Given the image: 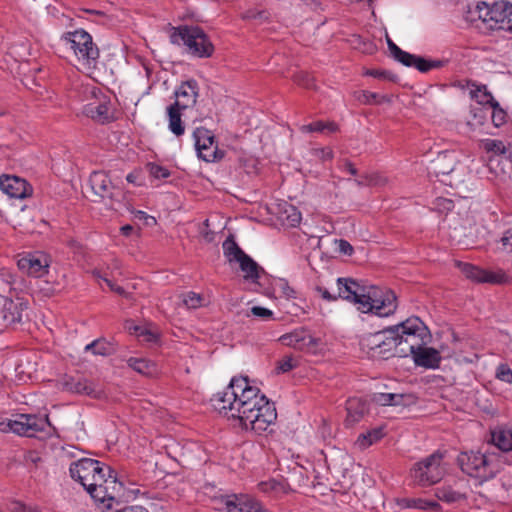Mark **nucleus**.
<instances>
[{
	"instance_id": "ea45409f",
	"label": "nucleus",
	"mask_w": 512,
	"mask_h": 512,
	"mask_svg": "<svg viewBox=\"0 0 512 512\" xmlns=\"http://www.w3.org/2000/svg\"><path fill=\"white\" fill-rule=\"evenodd\" d=\"M260 489L265 493L273 492L275 494H287L291 491L288 483L284 481H277L271 479L269 481L261 482L259 484Z\"/></svg>"
},
{
	"instance_id": "39448f33",
	"label": "nucleus",
	"mask_w": 512,
	"mask_h": 512,
	"mask_svg": "<svg viewBox=\"0 0 512 512\" xmlns=\"http://www.w3.org/2000/svg\"><path fill=\"white\" fill-rule=\"evenodd\" d=\"M63 41L73 50L83 69L90 72L96 68L100 53L88 32L82 29L68 32Z\"/></svg>"
},
{
	"instance_id": "680f3d73",
	"label": "nucleus",
	"mask_w": 512,
	"mask_h": 512,
	"mask_svg": "<svg viewBox=\"0 0 512 512\" xmlns=\"http://www.w3.org/2000/svg\"><path fill=\"white\" fill-rule=\"evenodd\" d=\"M24 461L27 466H38V463L41 462V457L36 451H28L24 456Z\"/></svg>"
},
{
	"instance_id": "9d476101",
	"label": "nucleus",
	"mask_w": 512,
	"mask_h": 512,
	"mask_svg": "<svg viewBox=\"0 0 512 512\" xmlns=\"http://www.w3.org/2000/svg\"><path fill=\"white\" fill-rule=\"evenodd\" d=\"M102 462L90 458H82L76 462L71 463L69 471L70 476L78 481L86 490L87 484L92 481V478L99 473Z\"/></svg>"
},
{
	"instance_id": "f03ea898",
	"label": "nucleus",
	"mask_w": 512,
	"mask_h": 512,
	"mask_svg": "<svg viewBox=\"0 0 512 512\" xmlns=\"http://www.w3.org/2000/svg\"><path fill=\"white\" fill-rule=\"evenodd\" d=\"M457 462L464 473L485 482L495 478L504 468L506 457L495 451L471 450L460 453Z\"/></svg>"
},
{
	"instance_id": "bb28decb",
	"label": "nucleus",
	"mask_w": 512,
	"mask_h": 512,
	"mask_svg": "<svg viewBox=\"0 0 512 512\" xmlns=\"http://www.w3.org/2000/svg\"><path fill=\"white\" fill-rule=\"evenodd\" d=\"M416 365L425 368H436L441 360L439 352L430 347L423 346L418 352L413 355Z\"/></svg>"
},
{
	"instance_id": "2f4dec72",
	"label": "nucleus",
	"mask_w": 512,
	"mask_h": 512,
	"mask_svg": "<svg viewBox=\"0 0 512 512\" xmlns=\"http://www.w3.org/2000/svg\"><path fill=\"white\" fill-rule=\"evenodd\" d=\"M241 270L244 272V278L255 282L259 278L261 268L259 265L246 253L238 258L237 261Z\"/></svg>"
},
{
	"instance_id": "9b49d317",
	"label": "nucleus",
	"mask_w": 512,
	"mask_h": 512,
	"mask_svg": "<svg viewBox=\"0 0 512 512\" xmlns=\"http://www.w3.org/2000/svg\"><path fill=\"white\" fill-rule=\"evenodd\" d=\"M193 136L198 156L206 162L215 161L217 159V145L213 133L204 127H199L195 129Z\"/></svg>"
},
{
	"instance_id": "7c9ffc66",
	"label": "nucleus",
	"mask_w": 512,
	"mask_h": 512,
	"mask_svg": "<svg viewBox=\"0 0 512 512\" xmlns=\"http://www.w3.org/2000/svg\"><path fill=\"white\" fill-rule=\"evenodd\" d=\"M490 442L496 446L502 455L503 452L512 451V430H496L491 433Z\"/></svg>"
},
{
	"instance_id": "c756f323",
	"label": "nucleus",
	"mask_w": 512,
	"mask_h": 512,
	"mask_svg": "<svg viewBox=\"0 0 512 512\" xmlns=\"http://www.w3.org/2000/svg\"><path fill=\"white\" fill-rule=\"evenodd\" d=\"M98 470L99 473H95L96 475L92 478V481L87 484V492L93 499L95 493H97L96 489L102 488L108 479H110V476L115 474V471L104 463H102V467H100Z\"/></svg>"
},
{
	"instance_id": "ddd939ff",
	"label": "nucleus",
	"mask_w": 512,
	"mask_h": 512,
	"mask_svg": "<svg viewBox=\"0 0 512 512\" xmlns=\"http://www.w3.org/2000/svg\"><path fill=\"white\" fill-rule=\"evenodd\" d=\"M50 260L43 253L28 254L18 260V267L30 276L40 278L48 273Z\"/></svg>"
},
{
	"instance_id": "473e14b6",
	"label": "nucleus",
	"mask_w": 512,
	"mask_h": 512,
	"mask_svg": "<svg viewBox=\"0 0 512 512\" xmlns=\"http://www.w3.org/2000/svg\"><path fill=\"white\" fill-rule=\"evenodd\" d=\"M85 351L96 356H109L116 352V347L113 343L100 338L86 345Z\"/></svg>"
},
{
	"instance_id": "393cba45",
	"label": "nucleus",
	"mask_w": 512,
	"mask_h": 512,
	"mask_svg": "<svg viewBox=\"0 0 512 512\" xmlns=\"http://www.w3.org/2000/svg\"><path fill=\"white\" fill-rule=\"evenodd\" d=\"M282 344L292 347L296 350H305L310 346H315V339L304 330H296L292 333L283 335L280 338Z\"/></svg>"
},
{
	"instance_id": "7ed1b4c3",
	"label": "nucleus",
	"mask_w": 512,
	"mask_h": 512,
	"mask_svg": "<svg viewBox=\"0 0 512 512\" xmlns=\"http://www.w3.org/2000/svg\"><path fill=\"white\" fill-rule=\"evenodd\" d=\"M398 333V357L414 355L428 342L429 335L424 323L418 318H409L395 325Z\"/></svg>"
},
{
	"instance_id": "423d86ee",
	"label": "nucleus",
	"mask_w": 512,
	"mask_h": 512,
	"mask_svg": "<svg viewBox=\"0 0 512 512\" xmlns=\"http://www.w3.org/2000/svg\"><path fill=\"white\" fill-rule=\"evenodd\" d=\"M442 454L435 452L416 463L412 469V478L415 483L422 487H428L438 483L444 475V470L441 468Z\"/></svg>"
},
{
	"instance_id": "6e6d98bb",
	"label": "nucleus",
	"mask_w": 512,
	"mask_h": 512,
	"mask_svg": "<svg viewBox=\"0 0 512 512\" xmlns=\"http://www.w3.org/2000/svg\"><path fill=\"white\" fill-rule=\"evenodd\" d=\"M149 172L156 179H164L170 176V171L157 164H149Z\"/></svg>"
},
{
	"instance_id": "3c124183",
	"label": "nucleus",
	"mask_w": 512,
	"mask_h": 512,
	"mask_svg": "<svg viewBox=\"0 0 512 512\" xmlns=\"http://www.w3.org/2000/svg\"><path fill=\"white\" fill-rule=\"evenodd\" d=\"M127 329L131 333H135L137 336H142L144 338V340L148 341V342H153L157 338V335L155 333H152L145 328H142V327H139V326H136L133 324H129L127 326Z\"/></svg>"
},
{
	"instance_id": "bf43d9fd",
	"label": "nucleus",
	"mask_w": 512,
	"mask_h": 512,
	"mask_svg": "<svg viewBox=\"0 0 512 512\" xmlns=\"http://www.w3.org/2000/svg\"><path fill=\"white\" fill-rule=\"evenodd\" d=\"M295 366V360L291 356H285L282 360L279 361L277 369L280 372H288Z\"/></svg>"
},
{
	"instance_id": "dca6fc26",
	"label": "nucleus",
	"mask_w": 512,
	"mask_h": 512,
	"mask_svg": "<svg viewBox=\"0 0 512 512\" xmlns=\"http://www.w3.org/2000/svg\"><path fill=\"white\" fill-rule=\"evenodd\" d=\"M0 190L11 198L23 199L31 195L32 188L26 180L17 176H0Z\"/></svg>"
},
{
	"instance_id": "1a4fd4ad",
	"label": "nucleus",
	"mask_w": 512,
	"mask_h": 512,
	"mask_svg": "<svg viewBox=\"0 0 512 512\" xmlns=\"http://www.w3.org/2000/svg\"><path fill=\"white\" fill-rule=\"evenodd\" d=\"M43 430L42 421L35 415L20 414L15 420L0 422V432H13L20 436L32 437Z\"/></svg>"
},
{
	"instance_id": "5701e85b",
	"label": "nucleus",
	"mask_w": 512,
	"mask_h": 512,
	"mask_svg": "<svg viewBox=\"0 0 512 512\" xmlns=\"http://www.w3.org/2000/svg\"><path fill=\"white\" fill-rule=\"evenodd\" d=\"M412 393H378L374 394L372 401L382 406H409L416 402Z\"/></svg>"
},
{
	"instance_id": "6e6552de",
	"label": "nucleus",
	"mask_w": 512,
	"mask_h": 512,
	"mask_svg": "<svg viewBox=\"0 0 512 512\" xmlns=\"http://www.w3.org/2000/svg\"><path fill=\"white\" fill-rule=\"evenodd\" d=\"M94 500L102 504V508L110 510L114 505H120L125 498V488L122 482L118 481L117 474L110 476L105 485L96 489Z\"/></svg>"
},
{
	"instance_id": "69168bd1",
	"label": "nucleus",
	"mask_w": 512,
	"mask_h": 512,
	"mask_svg": "<svg viewBox=\"0 0 512 512\" xmlns=\"http://www.w3.org/2000/svg\"><path fill=\"white\" fill-rule=\"evenodd\" d=\"M338 248L341 253H343L345 255H349V256L352 255V253L354 251L352 245L344 239L339 240Z\"/></svg>"
},
{
	"instance_id": "c9c22d12",
	"label": "nucleus",
	"mask_w": 512,
	"mask_h": 512,
	"mask_svg": "<svg viewBox=\"0 0 512 512\" xmlns=\"http://www.w3.org/2000/svg\"><path fill=\"white\" fill-rule=\"evenodd\" d=\"M72 394L85 395L94 399L106 397L103 386H64Z\"/></svg>"
},
{
	"instance_id": "13d9d810",
	"label": "nucleus",
	"mask_w": 512,
	"mask_h": 512,
	"mask_svg": "<svg viewBox=\"0 0 512 512\" xmlns=\"http://www.w3.org/2000/svg\"><path fill=\"white\" fill-rule=\"evenodd\" d=\"M385 97L377 93L363 91L360 100L366 104L380 103Z\"/></svg>"
},
{
	"instance_id": "72a5a7b5",
	"label": "nucleus",
	"mask_w": 512,
	"mask_h": 512,
	"mask_svg": "<svg viewBox=\"0 0 512 512\" xmlns=\"http://www.w3.org/2000/svg\"><path fill=\"white\" fill-rule=\"evenodd\" d=\"M407 63H403V65L407 67H415L420 72H428L432 69L440 68L443 66V61L441 60H428L420 56H416L412 54L411 59L406 60Z\"/></svg>"
},
{
	"instance_id": "052dcab7",
	"label": "nucleus",
	"mask_w": 512,
	"mask_h": 512,
	"mask_svg": "<svg viewBox=\"0 0 512 512\" xmlns=\"http://www.w3.org/2000/svg\"><path fill=\"white\" fill-rule=\"evenodd\" d=\"M325 127L326 126L324 122L316 121L314 123L301 126L300 130L302 132H323L325 131Z\"/></svg>"
},
{
	"instance_id": "a19ab883",
	"label": "nucleus",
	"mask_w": 512,
	"mask_h": 512,
	"mask_svg": "<svg viewBox=\"0 0 512 512\" xmlns=\"http://www.w3.org/2000/svg\"><path fill=\"white\" fill-rule=\"evenodd\" d=\"M223 251L229 262L238 261L245 252L238 246L233 237H228L223 242Z\"/></svg>"
},
{
	"instance_id": "6ab92c4d",
	"label": "nucleus",
	"mask_w": 512,
	"mask_h": 512,
	"mask_svg": "<svg viewBox=\"0 0 512 512\" xmlns=\"http://www.w3.org/2000/svg\"><path fill=\"white\" fill-rule=\"evenodd\" d=\"M175 106L186 109L196 103L198 96V84L195 80L183 82L175 91Z\"/></svg>"
},
{
	"instance_id": "412c9836",
	"label": "nucleus",
	"mask_w": 512,
	"mask_h": 512,
	"mask_svg": "<svg viewBox=\"0 0 512 512\" xmlns=\"http://www.w3.org/2000/svg\"><path fill=\"white\" fill-rule=\"evenodd\" d=\"M458 163V156L454 151H444L437 155L432 161L430 172L436 176L448 175L456 167Z\"/></svg>"
},
{
	"instance_id": "4468645a",
	"label": "nucleus",
	"mask_w": 512,
	"mask_h": 512,
	"mask_svg": "<svg viewBox=\"0 0 512 512\" xmlns=\"http://www.w3.org/2000/svg\"><path fill=\"white\" fill-rule=\"evenodd\" d=\"M460 271L466 278L471 279L478 283H502L505 280V274L502 271H489L480 267L474 266L470 263H457Z\"/></svg>"
},
{
	"instance_id": "2eb2a0df",
	"label": "nucleus",
	"mask_w": 512,
	"mask_h": 512,
	"mask_svg": "<svg viewBox=\"0 0 512 512\" xmlns=\"http://www.w3.org/2000/svg\"><path fill=\"white\" fill-rule=\"evenodd\" d=\"M397 308L396 296L392 291H385V296L379 300L366 302L362 306H358V310L363 313H373L380 317H386L395 312Z\"/></svg>"
},
{
	"instance_id": "8fccbe9b",
	"label": "nucleus",
	"mask_w": 512,
	"mask_h": 512,
	"mask_svg": "<svg viewBox=\"0 0 512 512\" xmlns=\"http://www.w3.org/2000/svg\"><path fill=\"white\" fill-rule=\"evenodd\" d=\"M203 298L200 294L189 292L183 295V304L189 309H196L202 306Z\"/></svg>"
},
{
	"instance_id": "a18cd8bd",
	"label": "nucleus",
	"mask_w": 512,
	"mask_h": 512,
	"mask_svg": "<svg viewBox=\"0 0 512 512\" xmlns=\"http://www.w3.org/2000/svg\"><path fill=\"white\" fill-rule=\"evenodd\" d=\"M272 288L274 292L280 293L282 296L286 297L287 299L295 298L296 292L293 288H291L288 284V282L285 279H277L272 284Z\"/></svg>"
},
{
	"instance_id": "e2e57ef3",
	"label": "nucleus",
	"mask_w": 512,
	"mask_h": 512,
	"mask_svg": "<svg viewBox=\"0 0 512 512\" xmlns=\"http://www.w3.org/2000/svg\"><path fill=\"white\" fill-rule=\"evenodd\" d=\"M251 313L252 315L260 317L262 319H270L273 316V312L271 310L260 306L252 307Z\"/></svg>"
},
{
	"instance_id": "4c0bfd02",
	"label": "nucleus",
	"mask_w": 512,
	"mask_h": 512,
	"mask_svg": "<svg viewBox=\"0 0 512 512\" xmlns=\"http://www.w3.org/2000/svg\"><path fill=\"white\" fill-rule=\"evenodd\" d=\"M280 219L287 225L295 227L301 222V213L295 206L285 203L282 206Z\"/></svg>"
},
{
	"instance_id": "774afa93",
	"label": "nucleus",
	"mask_w": 512,
	"mask_h": 512,
	"mask_svg": "<svg viewBox=\"0 0 512 512\" xmlns=\"http://www.w3.org/2000/svg\"><path fill=\"white\" fill-rule=\"evenodd\" d=\"M502 31L512 33V6L508 7V15L506 17V22H504Z\"/></svg>"
},
{
	"instance_id": "338daca9",
	"label": "nucleus",
	"mask_w": 512,
	"mask_h": 512,
	"mask_svg": "<svg viewBox=\"0 0 512 512\" xmlns=\"http://www.w3.org/2000/svg\"><path fill=\"white\" fill-rule=\"evenodd\" d=\"M317 292L321 295V297L327 301H334L338 298V294H331L326 288L318 286L316 288Z\"/></svg>"
},
{
	"instance_id": "cd10ccee",
	"label": "nucleus",
	"mask_w": 512,
	"mask_h": 512,
	"mask_svg": "<svg viewBox=\"0 0 512 512\" xmlns=\"http://www.w3.org/2000/svg\"><path fill=\"white\" fill-rule=\"evenodd\" d=\"M382 331L364 334L359 341L361 350L367 354L369 358L376 359L381 344Z\"/></svg>"
},
{
	"instance_id": "79ce46f5",
	"label": "nucleus",
	"mask_w": 512,
	"mask_h": 512,
	"mask_svg": "<svg viewBox=\"0 0 512 512\" xmlns=\"http://www.w3.org/2000/svg\"><path fill=\"white\" fill-rule=\"evenodd\" d=\"M406 506L409 508H416L421 510H428V511H440L441 505L432 500H426L422 498H411L406 500Z\"/></svg>"
},
{
	"instance_id": "0eeeda50",
	"label": "nucleus",
	"mask_w": 512,
	"mask_h": 512,
	"mask_svg": "<svg viewBox=\"0 0 512 512\" xmlns=\"http://www.w3.org/2000/svg\"><path fill=\"white\" fill-rule=\"evenodd\" d=\"M511 6L512 4L505 2H496L493 5H489L486 2H478L474 13L477 14L478 19L482 21L487 30L502 31L508 15V7Z\"/></svg>"
},
{
	"instance_id": "a878e982",
	"label": "nucleus",
	"mask_w": 512,
	"mask_h": 512,
	"mask_svg": "<svg viewBox=\"0 0 512 512\" xmlns=\"http://www.w3.org/2000/svg\"><path fill=\"white\" fill-rule=\"evenodd\" d=\"M84 113L102 123L108 122L112 118L109 102L105 97L85 105Z\"/></svg>"
},
{
	"instance_id": "b1692460",
	"label": "nucleus",
	"mask_w": 512,
	"mask_h": 512,
	"mask_svg": "<svg viewBox=\"0 0 512 512\" xmlns=\"http://www.w3.org/2000/svg\"><path fill=\"white\" fill-rule=\"evenodd\" d=\"M338 298L349 300L358 306V300H361V294L364 286L350 278H338Z\"/></svg>"
},
{
	"instance_id": "f8f14e48",
	"label": "nucleus",
	"mask_w": 512,
	"mask_h": 512,
	"mask_svg": "<svg viewBox=\"0 0 512 512\" xmlns=\"http://www.w3.org/2000/svg\"><path fill=\"white\" fill-rule=\"evenodd\" d=\"M227 512H269L260 502L248 495H229L222 499Z\"/></svg>"
},
{
	"instance_id": "09e8293b",
	"label": "nucleus",
	"mask_w": 512,
	"mask_h": 512,
	"mask_svg": "<svg viewBox=\"0 0 512 512\" xmlns=\"http://www.w3.org/2000/svg\"><path fill=\"white\" fill-rule=\"evenodd\" d=\"M493 108L491 119L495 127H500L506 122V113L500 108L499 103L495 101L490 105Z\"/></svg>"
},
{
	"instance_id": "e433bc0d",
	"label": "nucleus",
	"mask_w": 512,
	"mask_h": 512,
	"mask_svg": "<svg viewBox=\"0 0 512 512\" xmlns=\"http://www.w3.org/2000/svg\"><path fill=\"white\" fill-rule=\"evenodd\" d=\"M180 110L181 108L174 104L170 105L167 109L169 116V129L176 136L182 135L185 131L181 121Z\"/></svg>"
},
{
	"instance_id": "603ef678",
	"label": "nucleus",
	"mask_w": 512,
	"mask_h": 512,
	"mask_svg": "<svg viewBox=\"0 0 512 512\" xmlns=\"http://www.w3.org/2000/svg\"><path fill=\"white\" fill-rule=\"evenodd\" d=\"M358 186L363 185H383L386 183V179L378 174H371L361 179L355 180Z\"/></svg>"
},
{
	"instance_id": "a211bd4d",
	"label": "nucleus",
	"mask_w": 512,
	"mask_h": 512,
	"mask_svg": "<svg viewBox=\"0 0 512 512\" xmlns=\"http://www.w3.org/2000/svg\"><path fill=\"white\" fill-rule=\"evenodd\" d=\"M398 333L395 326L382 330L381 344L376 359H388L398 356Z\"/></svg>"
},
{
	"instance_id": "864d4df0",
	"label": "nucleus",
	"mask_w": 512,
	"mask_h": 512,
	"mask_svg": "<svg viewBox=\"0 0 512 512\" xmlns=\"http://www.w3.org/2000/svg\"><path fill=\"white\" fill-rule=\"evenodd\" d=\"M295 81L298 85H301L307 89L315 87L313 77L307 72H299L295 75Z\"/></svg>"
},
{
	"instance_id": "5fc2aeb1",
	"label": "nucleus",
	"mask_w": 512,
	"mask_h": 512,
	"mask_svg": "<svg viewBox=\"0 0 512 512\" xmlns=\"http://www.w3.org/2000/svg\"><path fill=\"white\" fill-rule=\"evenodd\" d=\"M94 276L98 279H101L103 280L107 286L110 288L111 291L121 295V296H124V297H127L128 294L126 293V291L124 290V288H122L121 286H118L116 284H114L110 279H108L107 277H104L100 274L99 271H94L93 272Z\"/></svg>"
},
{
	"instance_id": "c03bdc74",
	"label": "nucleus",
	"mask_w": 512,
	"mask_h": 512,
	"mask_svg": "<svg viewBox=\"0 0 512 512\" xmlns=\"http://www.w3.org/2000/svg\"><path fill=\"white\" fill-rule=\"evenodd\" d=\"M385 296V292L378 287L370 286L364 287L361 294V300H358V306H362V304H366V302H372L374 300H379L380 298Z\"/></svg>"
},
{
	"instance_id": "4be33fe9",
	"label": "nucleus",
	"mask_w": 512,
	"mask_h": 512,
	"mask_svg": "<svg viewBox=\"0 0 512 512\" xmlns=\"http://www.w3.org/2000/svg\"><path fill=\"white\" fill-rule=\"evenodd\" d=\"M346 410L347 417L345 419V425L347 427H353L368 413L369 405L365 400L353 397L347 400Z\"/></svg>"
},
{
	"instance_id": "49530a36",
	"label": "nucleus",
	"mask_w": 512,
	"mask_h": 512,
	"mask_svg": "<svg viewBox=\"0 0 512 512\" xmlns=\"http://www.w3.org/2000/svg\"><path fill=\"white\" fill-rule=\"evenodd\" d=\"M482 147L487 152H493L497 155H502L506 153V146L503 141L495 140V139H485L482 141Z\"/></svg>"
},
{
	"instance_id": "aec40b11",
	"label": "nucleus",
	"mask_w": 512,
	"mask_h": 512,
	"mask_svg": "<svg viewBox=\"0 0 512 512\" xmlns=\"http://www.w3.org/2000/svg\"><path fill=\"white\" fill-rule=\"evenodd\" d=\"M89 183L94 193L102 198H116L115 187L105 172L95 171L90 175Z\"/></svg>"
},
{
	"instance_id": "0e129e2a",
	"label": "nucleus",
	"mask_w": 512,
	"mask_h": 512,
	"mask_svg": "<svg viewBox=\"0 0 512 512\" xmlns=\"http://www.w3.org/2000/svg\"><path fill=\"white\" fill-rule=\"evenodd\" d=\"M314 154L323 161L331 160L333 158V152L328 147L315 149Z\"/></svg>"
},
{
	"instance_id": "58836bf2",
	"label": "nucleus",
	"mask_w": 512,
	"mask_h": 512,
	"mask_svg": "<svg viewBox=\"0 0 512 512\" xmlns=\"http://www.w3.org/2000/svg\"><path fill=\"white\" fill-rule=\"evenodd\" d=\"M435 495L440 501L447 503H455L466 499L465 494L455 491L451 487L437 488Z\"/></svg>"
},
{
	"instance_id": "f257e3e1",
	"label": "nucleus",
	"mask_w": 512,
	"mask_h": 512,
	"mask_svg": "<svg viewBox=\"0 0 512 512\" xmlns=\"http://www.w3.org/2000/svg\"><path fill=\"white\" fill-rule=\"evenodd\" d=\"M219 413L237 418L246 430L258 434L266 431L277 418L274 403L257 386H224L210 399Z\"/></svg>"
},
{
	"instance_id": "20e7f679",
	"label": "nucleus",
	"mask_w": 512,
	"mask_h": 512,
	"mask_svg": "<svg viewBox=\"0 0 512 512\" xmlns=\"http://www.w3.org/2000/svg\"><path fill=\"white\" fill-rule=\"evenodd\" d=\"M170 40L173 44L182 42L189 54L198 58H209L214 52V45L203 29L198 26L182 25L173 28Z\"/></svg>"
},
{
	"instance_id": "c85d7f7f",
	"label": "nucleus",
	"mask_w": 512,
	"mask_h": 512,
	"mask_svg": "<svg viewBox=\"0 0 512 512\" xmlns=\"http://www.w3.org/2000/svg\"><path fill=\"white\" fill-rule=\"evenodd\" d=\"M466 88L469 90L470 97L481 105H491L496 101L486 85L468 81Z\"/></svg>"
},
{
	"instance_id": "4d7b16f0",
	"label": "nucleus",
	"mask_w": 512,
	"mask_h": 512,
	"mask_svg": "<svg viewBox=\"0 0 512 512\" xmlns=\"http://www.w3.org/2000/svg\"><path fill=\"white\" fill-rule=\"evenodd\" d=\"M501 249L503 252L512 253V231H506L500 239Z\"/></svg>"
},
{
	"instance_id": "f3484780",
	"label": "nucleus",
	"mask_w": 512,
	"mask_h": 512,
	"mask_svg": "<svg viewBox=\"0 0 512 512\" xmlns=\"http://www.w3.org/2000/svg\"><path fill=\"white\" fill-rule=\"evenodd\" d=\"M22 310V304L0 297V331L19 323L22 319Z\"/></svg>"
},
{
	"instance_id": "37998d69",
	"label": "nucleus",
	"mask_w": 512,
	"mask_h": 512,
	"mask_svg": "<svg viewBox=\"0 0 512 512\" xmlns=\"http://www.w3.org/2000/svg\"><path fill=\"white\" fill-rule=\"evenodd\" d=\"M128 365L139 374L147 376L152 375L156 371L155 365L146 359L130 358Z\"/></svg>"
},
{
	"instance_id": "f704fd0d",
	"label": "nucleus",
	"mask_w": 512,
	"mask_h": 512,
	"mask_svg": "<svg viewBox=\"0 0 512 512\" xmlns=\"http://www.w3.org/2000/svg\"><path fill=\"white\" fill-rule=\"evenodd\" d=\"M385 436L384 427L373 428L366 433H362L358 436L356 445L364 450L372 444L378 442Z\"/></svg>"
},
{
	"instance_id": "de8ad7c7",
	"label": "nucleus",
	"mask_w": 512,
	"mask_h": 512,
	"mask_svg": "<svg viewBox=\"0 0 512 512\" xmlns=\"http://www.w3.org/2000/svg\"><path fill=\"white\" fill-rule=\"evenodd\" d=\"M387 44L392 56L400 63H407L406 60L412 58V54L400 49L390 38H387Z\"/></svg>"
}]
</instances>
